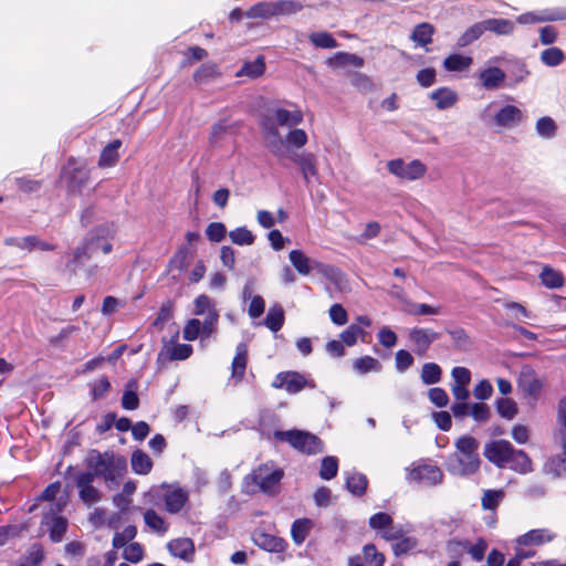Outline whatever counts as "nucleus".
Segmentation results:
<instances>
[{
    "label": "nucleus",
    "instance_id": "obj_42",
    "mask_svg": "<svg viewBox=\"0 0 566 566\" xmlns=\"http://www.w3.org/2000/svg\"><path fill=\"white\" fill-rule=\"evenodd\" d=\"M541 280H542V283L548 287V289H556V287H559L563 285V275L552 269V268H544L542 273H541Z\"/></svg>",
    "mask_w": 566,
    "mask_h": 566
},
{
    "label": "nucleus",
    "instance_id": "obj_62",
    "mask_svg": "<svg viewBox=\"0 0 566 566\" xmlns=\"http://www.w3.org/2000/svg\"><path fill=\"white\" fill-rule=\"evenodd\" d=\"M395 360L396 368L401 373L407 370L413 364V357L411 354L403 349H400L396 353Z\"/></svg>",
    "mask_w": 566,
    "mask_h": 566
},
{
    "label": "nucleus",
    "instance_id": "obj_27",
    "mask_svg": "<svg viewBox=\"0 0 566 566\" xmlns=\"http://www.w3.org/2000/svg\"><path fill=\"white\" fill-rule=\"evenodd\" d=\"M168 551L178 558L190 560L195 554V546L189 538H177L167 544Z\"/></svg>",
    "mask_w": 566,
    "mask_h": 566
},
{
    "label": "nucleus",
    "instance_id": "obj_60",
    "mask_svg": "<svg viewBox=\"0 0 566 566\" xmlns=\"http://www.w3.org/2000/svg\"><path fill=\"white\" fill-rule=\"evenodd\" d=\"M328 313H329V317L334 324H336L338 326H343L347 323V319H348L347 312L340 304L332 305Z\"/></svg>",
    "mask_w": 566,
    "mask_h": 566
},
{
    "label": "nucleus",
    "instance_id": "obj_40",
    "mask_svg": "<svg viewBox=\"0 0 566 566\" xmlns=\"http://www.w3.org/2000/svg\"><path fill=\"white\" fill-rule=\"evenodd\" d=\"M294 161L300 165L304 179L307 182H310L312 178L317 177L316 159L313 155L310 154L301 158L296 155V160Z\"/></svg>",
    "mask_w": 566,
    "mask_h": 566
},
{
    "label": "nucleus",
    "instance_id": "obj_26",
    "mask_svg": "<svg viewBox=\"0 0 566 566\" xmlns=\"http://www.w3.org/2000/svg\"><path fill=\"white\" fill-rule=\"evenodd\" d=\"M43 524L49 526L50 537L53 542H60L67 528V521L62 516L46 513L43 517Z\"/></svg>",
    "mask_w": 566,
    "mask_h": 566
},
{
    "label": "nucleus",
    "instance_id": "obj_7",
    "mask_svg": "<svg viewBox=\"0 0 566 566\" xmlns=\"http://www.w3.org/2000/svg\"><path fill=\"white\" fill-rule=\"evenodd\" d=\"M514 447L507 440H495L484 446V457L497 468H505L509 464L510 457Z\"/></svg>",
    "mask_w": 566,
    "mask_h": 566
},
{
    "label": "nucleus",
    "instance_id": "obj_10",
    "mask_svg": "<svg viewBox=\"0 0 566 566\" xmlns=\"http://www.w3.org/2000/svg\"><path fill=\"white\" fill-rule=\"evenodd\" d=\"M369 526L373 530L381 532V536L386 541L399 539L403 535L401 526H395L389 514L380 512L370 516Z\"/></svg>",
    "mask_w": 566,
    "mask_h": 566
},
{
    "label": "nucleus",
    "instance_id": "obj_22",
    "mask_svg": "<svg viewBox=\"0 0 566 566\" xmlns=\"http://www.w3.org/2000/svg\"><path fill=\"white\" fill-rule=\"evenodd\" d=\"M165 492L166 510L170 513L179 512L187 502V493L178 486H167Z\"/></svg>",
    "mask_w": 566,
    "mask_h": 566
},
{
    "label": "nucleus",
    "instance_id": "obj_56",
    "mask_svg": "<svg viewBox=\"0 0 566 566\" xmlns=\"http://www.w3.org/2000/svg\"><path fill=\"white\" fill-rule=\"evenodd\" d=\"M18 247L21 249H27V250H33V249H38L41 251L53 250V245H51L46 242H43V241L36 239L35 237H27V238L21 239L18 242Z\"/></svg>",
    "mask_w": 566,
    "mask_h": 566
},
{
    "label": "nucleus",
    "instance_id": "obj_45",
    "mask_svg": "<svg viewBox=\"0 0 566 566\" xmlns=\"http://www.w3.org/2000/svg\"><path fill=\"white\" fill-rule=\"evenodd\" d=\"M432 34V25L428 23H421L415 28L411 39L420 45H427L431 42Z\"/></svg>",
    "mask_w": 566,
    "mask_h": 566
},
{
    "label": "nucleus",
    "instance_id": "obj_12",
    "mask_svg": "<svg viewBox=\"0 0 566 566\" xmlns=\"http://www.w3.org/2000/svg\"><path fill=\"white\" fill-rule=\"evenodd\" d=\"M218 314L211 312L207 315L205 323L197 318L189 319L184 327V338L187 340H195L199 335L209 336L217 323Z\"/></svg>",
    "mask_w": 566,
    "mask_h": 566
},
{
    "label": "nucleus",
    "instance_id": "obj_3",
    "mask_svg": "<svg viewBox=\"0 0 566 566\" xmlns=\"http://www.w3.org/2000/svg\"><path fill=\"white\" fill-rule=\"evenodd\" d=\"M289 260L300 275L317 273L332 282H338L342 273L334 266L307 256L302 250H292Z\"/></svg>",
    "mask_w": 566,
    "mask_h": 566
},
{
    "label": "nucleus",
    "instance_id": "obj_14",
    "mask_svg": "<svg viewBox=\"0 0 566 566\" xmlns=\"http://www.w3.org/2000/svg\"><path fill=\"white\" fill-rule=\"evenodd\" d=\"M408 478L427 485H436L442 481L443 474L437 465L419 464L409 470Z\"/></svg>",
    "mask_w": 566,
    "mask_h": 566
},
{
    "label": "nucleus",
    "instance_id": "obj_36",
    "mask_svg": "<svg viewBox=\"0 0 566 566\" xmlns=\"http://www.w3.org/2000/svg\"><path fill=\"white\" fill-rule=\"evenodd\" d=\"M536 134L544 139H552L556 136L557 124L549 116H543L536 120Z\"/></svg>",
    "mask_w": 566,
    "mask_h": 566
},
{
    "label": "nucleus",
    "instance_id": "obj_32",
    "mask_svg": "<svg viewBox=\"0 0 566 566\" xmlns=\"http://www.w3.org/2000/svg\"><path fill=\"white\" fill-rule=\"evenodd\" d=\"M484 28L497 35H510L514 31V22L507 19H488L484 20Z\"/></svg>",
    "mask_w": 566,
    "mask_h": 566
},
{
    "label": "nucleus",
    "instance_id": "obj_16",
    "mask_svg": "<svg viewBox=\"0 0 566 566\" xmlns=\"http://www.w3.org/2000/svg\"><path fill=\"white\" fill-rule=\"evenodd\" d=\"M409 340L413 350L422 355L427 352L431 343L439 338V334L430 328H412L408 333Z\"/></svg>",
    "mask_w": 566,
    "mask_h": 566
},
{
    "label": "nucleus",
    "instance_id": "obj_33",
    "mask_svg": "<svg viewBox=\"0 0 566 566\" xmlns=\"http://www.w3.org/2000/svg\"><path fill=\"white\" fill-rule=\"evenodd\" d=\"M284 323V311L281 305H273L269 308L263 324L272 332L276 333Z\"/></svg>",
    "mask_w": 566,
    "mask_h": 566
},
{
    "label": "nucleus",
    "instance_id": "obj_4",
    "mask_svg": "<svg viewBox=\"0 0 566 566\" xmlns=\"http://www.w3.org/2000/svg\"><path fill=\"white\" fill-rule=\"evenodd\" d=\"M274 437L289 442L296 450L315 454L323 451V442L314 434L301 430L276 431Z\"/></svg>",
    "mask_w": 566,
    "mask_h": 566
},
{
    "label": "nucleus",
    "instance_id": "obj_46",
    "mask_svg": "<svg viewBox=\"0 0 566 566\" xmlns=\"http://www.w3.org/2000/svg\"><path fill=\"white\" fill-rule=\"evenodd\" d=\"M146 525L154 532L164 534L167 531V524L154 510H148L144 514Z\"/></svg>",
    "mask_w": 566,
    "mask_h": 566
},
{
    "label": "nucleus",
    "instance_id": "obj_30",
    "mask_svg": "<svg viewBox=\"0 0 566 566\" xmlns=\"http://www.w3.org/2000/svg\"><path fill=\"white\" fill-rule=\"evenodd\" d=\"M507 465L510 469L523 474L532 471V462L527 454L522 450H513Z\"/></svg>",
    "mask_w": 566,
    "mask_h": 566
},
{
    "label": "nucleus",
    "instance_id": "obj_39",
    "mask_svg": "<svg viewBox=\"0 0 566 566\" xmlns=\"http://www.w3.org/2000/svg\"><path fill=\"white\" fill-rule=\"evenodd\" d=\"M495 408L497 413L506 420H513L518 412L517 403L510 398L496 399Z\"/></svg>",
    "mask_w": 566,
    "mask_h": 566
},
{
    "label": "nucleus",
    "instance_id": "obj_17",
    "mask_svg": "<svg viewBox=\"0 0 566 566\" xmlns=\"http://www.w3.org/2000/svg\"><path fill=\"white\" fill-rule=\"evenodd\" d=\"M99 249L104 254L112 252L113 245L108 241H102L93 239L87 249H77L70 261L66 263V268L73 273L76 272L77 265L84 264L90 258L88 250Z\"/></svg>",
    "mask_w": 566,
    "mask_h": 566
},
{
    "label": "nucleus",
    "instance_id": "obj_21",
    "mask_svg": "<svg viewBox=\"0 0 566 566\" xmlns=\"http://www.w3.org/2000/svg\"><path fill=\"white\" fill-rule=\"evenodd\" d=\"M429 97L439 111L449 109L459 101L458 93L450 87L437 88L429 94Z\"/></svg>",
    "mask_w": 566,
    "mask_h": 566
},
{
    "label": "nucleus",
    "instance_id": "obj_18",
    "mask_svg": "<svg viewBox=\"0 0 566 566\" xmlns=\"http://www.w3.org/2000/svg\"><path fill=\"white\" fill-rule=\"evenodd\" d=\"M252 539L255 545L268 552H283L287 546L283 538L256 530L253 532Z\"/></svg>",
    "mask_w": 566,
    "mask_h": 566
},
{
    "label": "nucleus",
    "instance_id": "obj_37",
    "mask_svg": "<svg viewBox=\"0 0 566 566\" xmlns=\"http://www.w3.org/2000/svg\"><path fill=\"white\" fill-rule=\"evenodd\" d=\"M363 566H384L385 556L379 553L375 545L367 544L363 547Z\"/></svg>",
    "mask_w": 566,
    "mask_h": 566
},
{
    "label": "nucleus",
    "instance_id": "obj_59",
    "mask_svg": "<svg viewBox=\"0 0 566 566\" xmlns=\"http://www.w3.org/2000/svg\"><path fill=\"white\" fill-rule=\"evenodd\" d=\"M430 401L439 408L446 407L449 402V397L444 389L434 387L428 392Z\"/></svg>",
    "mask_w": 566,
    "mask_h": 566
},
{
    "label": "nucleus",
    "instance_id": "obj_31",
    "mask_svg": "<svg viewBox=\"0 0 566 566\" xmlns=\"http://www.w3.org/2000/svg\"><path fill=\"white\" fill-rule=\"evenodd\" d=\"M353 368L357 374L366 375L368 373H379L381 364L371 356H363L353 361Z\"/></svg>",
    "mask_w": 566,
    "mask_h": 566
},
{
    "label": "nucleus",
    "instance_id": "obj_51",
    "mask_svg": "<svg viewBox=\"0 0 566 566\" xmlns=\"http://www.w3.org/2000/svg\"><path fill=\"white\" fill-rule=\"evenodd\" d=\"M547 467L556 475L566 473V441L563 443L562 453L552 458L548 461Z\"/></svg>",
    "mask_w": 566,
    "mask_h": 566
},
{
    "label": "nucleus",
    "instance_id": "obj_25",
    "mask_svg": "<svg viewBox=\"0 0 566 566\" xmlns=\"http://www.w3.org/2000/svg\"><path fill=\"white\" fill-rule=\"evenodd\" d=\"M314 528V521L311 518H297L293 522L291 527V537L296 546H301L312 530Z\"/></svg>",
    "mask_w": 566,
    "mask_h": 566
},
{
    "label": "nucleus",
    "instance_id": "obj_57",
    "mask_svg": "<svg viewBox=\"0 0 566 566\" xmlns=\"http://www.w3.org/2000/svg\"><path fill=\"white\" fill-rule=\"evenodd\" d=\"M493 394V387L486 379L480 380L473 388V396L479 400H488Z\"/></svg>",
    "mask_w": 566,
    "mask_h": 566
},
{
    "label": "nucleus",
    "instance_id": "obj_64",
    "mask_svg": "<svg viewBox=\"0 0 566 566\" xmlns=\"http://www.w3.org/2000/svg\"><path fill=\"white\" fill-rule=\"evenodd\" d=\"M400 541H398L394 545V553L396 555L408 553L409 551L413 549L417 546V539L413 537H399Z\"/></svg>",
    "mask_w": 566,
    "mask_h": 566
},
{
    "label": "nucleus",
    "instance_id": "obj_61",
    "mask_svg": "<svg viewBox=\"0 0 566 566\" xmlns=\"http://www.w3.org/2000/svg\"><path fill=\"white\" fill-rule=\"evenodd\" d=\"M361 334L363 329L360 327L352 325L340 334V339L347 346H353Z\"/></svg>",
    "mask_w": 566,
    "mask_h": 566
},
{
    "label": "nucleus",
    "instance_id": "obj_2",
    "mask_svg": "<svg viewBox=\"0 0 566 566\" xmlns=\"http://www.w3.org/2000/svg\"><path fill=\"white\" fill-rule=\"evenodd\" d=\"M454 447V453L448 459V470L454 475L474 474L481 464L478 453L479 441L472 436L463 434L455 440Z\"/></svg>",
    "mask_w": 566,
    "mask_h": 566
},
{
    "label": "nucleus",
    "instance_id": "obj_24",
    "mask_svg": "<svg viewBox=\"0 0 566 566\" xmlns=\"http://www.w3.org/2000/svg\"><path fill=\"white\" fill-rule=\"evenodd\" d=\"M93 479L94 474L92 473H83L77 478L80 497L87 505H91L98 500V492L95 488L92 486Z\"/></svg>",
    "mask_w": 566,
    "mask_h": 566
},
{
    "label": "nucleus",
    "instance_id": "obj_9",
    "mask_svg": "<svg viewBox=\"0 0 566 566\" xmlns=\"http://www.w3.org/2000/svg\"><path fill=\"white\" fill-rule=\"evenodd\" d=\"M524 112L512 104L501 106L493 116V124L501 129H513L524 122Z\"/></svg>",
    "mask_w": 566,
    "mask_h": 566
},
{
    "label": "nucleus",
    "instance_id": "obj_1",
    "mask_svg": "<svg viewBox=\"0 0 566 566\" xmlns=\"http://www.w3.org/2000/svg\"><path fill=\"white\" fill-rule=\"evenodd\" d=\"M304 119L295 105L274 106L261 123L262 133L270 151L279 159L296 160V150L307 143V134L297 128Z\"/></svg>",
    "mask_w": 566,
    "mask_h": 566
},
{
    "label": "nucleus",
    "instance_id": "obj_38",
    "mask_svg": "<svg viewBox=\"0 0 566 566\" xmlns=\"http://www.w3.org/2000/svg\"><path fill=\"white\" fill-rule=\"evenodd\" d=\"M473 63L472 57L464 56L460 54H451L449 55L444 62L443 66L451 72L464 71L468 70Z\"/></svg>",
    "mask_w": 566,
    "mask_h": 566
},
{
    "label": "nucleus",
    "instance_id": "obj_11",
    "mask_svg": "<svg viewBox=\"0 0 566 566\" xmlns=\"http://www.w3.org/2000/svg\"><path fill=\"white\" fill-rule=\"evenodd\" d=\"M272 385L275 388L285 389L290 394H296L306 386L311 388L315 387L312 381H307L303 375L296 371H285L279 374L273 380Z\"/></svg>",
    "mask_w": 566,
    "mask_h": 566
},
{
    "label": "nucleus",
    "instance_id": "obj_41",
    "mask_svg": "<svg viewBox=\"0 0 566 566\" xmlns=\"http://www.w3.org/2000/svg\"><path fill=\"white\" fill-rule=\"evenodd\" d=\"M484 21L471 25L458 40L460 46H467L478 40L484 32Z\"/></svg>",
    "mask_w": 566,
    "mask_h": 566
},
{
    "label": "nucleus",
    "instance_id": "obj_44",
    "mask_svg": "<svg viewBox=\"0 0 566 566\" xmlns=\"http://www.w3.org/2000/svg\"><path fill=\"white\" fill-rule=\"evenodd\" d=\"M405 311L411 315H439L441 313V306H433L428 304H416L406 302Z\"/></svg>",
    "mask_w": 566,
    "mask_h": 566
},
{
    "label": "nucleus",
    "instance_id": "obj_55",
    "mask_svg": "<svg viewBox=\"0 0 566 566\" xmlns=\"http://www.w3.org/2000/svg\"><path fill=\"white\" fill-rule=\"evenodd\" d=\"M123 557L130 563H138L144 557V549L136 542L129 543L124 547Z\"/></svg>",
    "mask_w": 566,
    "mask_h": 566
},
{
    "label": "nucleus",
    "instance_id": "obj_63",
    "mask_svg": "<svg viewBox=\"0 0 566 566\" xmlns=\"http://www.w3.org/2000/svg\"><path fill=\"white\" fill-rule=\"evenodd\" d=\"M506 310L511 312V316L517 321L531 318V313L520 303L511 302L505 304Z\"/></svg>",
    "mask_w": 566,
    "mask_h": 566
},
{
    "label": "nucleus",
    "instance_id": "obj_15",
    "mask_svg": "<svg viewBox=\"0 0 566 566\" xmlns=\"http://www.w3.org/2000/svg\"><path fill=\"white\" fill-rule=\"evenodd\" d=\"M517 386L524 397L536 400L543 382L531 368H523L518 376Z\"/></svg>",
    "mask_w": 566,
    "mask_h": 566
},
{
    "label": "nucleus",
    "instance_id": "obj_5",
    "mask_svg": "<svg viewBox=\"0 0 566 566\" xmlns=\"http://www.w3.org/2000/svg\"><path fill=\"white\" fill-rule=\"evenodd\" d=\"M388 171L395 177L405 181H415L422 178L427 167L418 159L405 161L403 159H392L387 163Z\"/></svg>",
    "mask_w": 566,
    "mask_h": 566
},
{
    "label": "nucleus",
    "instance_id": "obj_43",
    "mask_svg": "<svg viewBox=\"0 0 566 566\" xmlns=\"http://www.w3.org/2000/svg\"><path fill=\"white\" fill-rule=\"evenodd\" d=\"M441 368L434 363H427L421 369V379L426 385H432L440 381Z\"/></svg>",
    "mask_w": 566,
    "mask_h": 566
},
{
    "label": "nucleus",
    "instance_id": "obj_48",
    "mask_svg": "<svg viewBox=\"0 0 566 566\" xmlns=\"http://www.w3.org/2000/svg\"><path fill=\"white\" fill-rule=\"evenodd\" d=\"M338 471V461L335 457H325L322 460L319 476L323 480H331L336 476Z\"/></svg>",
    "mask_w": 566,
    "mask_h": 566
},
{
    "label": "nucleus",
    "instance_id": "obj_28",
    "mask_svg": "<svg viewBox=\"0 0 566 566\" xmlns=\"http://www.w3.org/2000/svg\"><path fill=\"white\" fill-rule=\"evenodd\" d=\"M247 367V346L239 344L237 347V354L232 360L231 366V379L241 381L245 374Z\"/></svg>",
    "mask_w": 566,
    "mask_h": 566
},
{
    "label": "nucleus",
    "instance_id": "obj_6",
    "mask_svg": "<svg viewBox=\"0 0 566 566\" xmlns=\"http://www.w3.org/2000/svg\"><path fill=\"white\" fill-rule=\"evenodd\" d=\"M556 537L557 534L552 528H533L517 536L514 539V545L521 547L524 552H535L533 547L549 544L555 541Z\"/></svg>",
    "mask_w": 566,
    "mask_h": 566
},
{
    "label": "nucleus",
    "instance_id": "obj_58",
    "mask_svg": "<svg viewBox=\"0 0 566 566\" xmlns=\"http://www.w3.org/2000/svg\"><path fill=\"white\" fill-rule=\"evenodd\" d=\"M227 229L221 222H212L207 227L206 234L209 240L220 242L226 237Z\"/></svg>",
    "mask_w": 566,
    "mask_h": 566
},
{
    "label": "nucleus",
    "instance_id": "obj_54",
    "mask_svg": "<svg viewBox=\"0 0 566 566\" xmlns=\"http://www.w3.org/2000/svg\"><path fill=\"white\" fill-rule=\"evenodd\" d=\"M218 76L219 71L214 64H205L195 73V80L199 83H207Z\"/></svg>",
    "mask_w": 566,
    "mask_h": 566
},
{
    "label": "nucleus",
    "instance_id": "obj_50",
    "mask_svg": "<svg viewBox=\"0 0 566 566\" xmlns=\"http://www.w3.org/2000/svg\"><path fill=\"white\" fill-rule=\"evenodd\" d=\"M470 416L478 423H485L491 418V409L488 405L482 402L471 403Z\"/></svg>",
    "mask_w": 566,
    "mask_h": 566
},
{
    "label": "nucleus",
    "instance_id": "obj_29",
    "mask_svg": "<svg viewBox=\"0 0 566 566\" xmlns=\"http://www.w3.org/2000/svg\"><path fill=\"white\" fill-rule=\"evenodd\" d=\"M122 146V142L119 139H115L109 143L101 153L98 166L102 168H109L116 165L119 159V148Z\"/></svg>",
    "mask_w": 566,
    "mask_h": 566
},
{
    "label": "nucleus",
    "instance_id": "obj_53",
    "mask_svg": "<svg viewBox=\"0 0 566 566\" xmlns=\"http://www.w3.org/2000/svg\"><path fill=\"white\" fill-rule=\"evenodd\" d=\"M310 40L318 48L332 49L337 46L336 40L326 32H314L310 35Z\"/></svg>",
    "mask_w": 566,
    "mask_h": 566
},
{
    "label": "nucleus",
    "instance_id": "obj_47",
    "mask_svg": "<svg viewBox=\"0 0 566 566\" xmlns=\"http://www.w3.org/2000/svg\"><path fill=\"white\" fill-rule=\"evenodd\" d=\"M564 59L563 51L556 46L546 49L541 53V61L547 66H557Z\"/></svg>",
    "mask_w": 566,
    "mask_h": 566
},
{
    "label": "nucleus",
    "instance_id": "obj_52",
    "mask_svg": "<svg viewBox=\"0 0 566 566\" xmlns=\"http://www.w3.org/2000/svg\"><path fill=\"white\" fill-rule=\"evenodd\" d=\"M137 534V530L133 525L126 526L122 532L116 533L113 538V546L115 548L125 547Z\"/></svg>",
    "mask_w": 566,
    "mask_h": 566
},
{
    "label": "nucleus",
    "instance_id": "obj_13",
    "mask_svg": "<svg viewBox=\"0 0 566 566\" xmlns=\"http://www.w3.org/2000/svg\"><path fill=\"white\" fill-rule=\"evenodd\" d=\"M451 392L457 400L465 401L470 397L471 371L465 367H454L451 371Z\"/></svg>",
    "mask_w": 566,
    "mask_h": 566
},
{
    "label": "nucleus",
    "instance_id": "obj_19",
    "mask_svg": "<svg viewBox=\"0 0 566 566\" xmlns=\"http://www.w3.org/2000/svg\"><path fill=\"white\" fill-rule=\"evenodd\" d=\"M478 78L485 90H496L502 86L506 75L500 67L489 66L479 72Z\"/></svg>",
    "mask_w": 566,
    "mask_h": 566
},
{
    "label": "nucleus",
    "instance_id": "obj_20",
    "mask_svg": "<svg viewBox=\"0 0 566 566\" xmlns=\"http://www.w3.org/2000/svg\"><path fill=\"white\" fill-rule=\"evenodd\" d=\"M192 354V347L188 344H179L176 342H169L165 344L160 353L158 354V360H184L190 357Z\"/></svg>",
    "mask_w": 566,
    "mask_h": 566
},
{
    "label": "nucleus",
    "instance_id": "obj_8",
    "mask_svg": "<svg viewBox=\"0 0 566 566\" xmlns=\"http://www.w3.org/2000/svg\"><path fill=\"white\" fill-rule=\"evenodd\" d=\"M283 472L273 463H266L254 471L253 482L265 493H273L281 481Z\"/></svg>",
    "mask_w": 566,
    "mask_h": 566
},
{
    "label": "nucleus",
    "instance_id": "obj_35",
    "mask_svg": "<svg viewBox=\"0 0 566 566\" xmlns=\"http://www.w3.org/2000/svg\"><path fill=\"white\" fill-rule=\"evenodd\" d=\"M132 469L137 474H148L151 471L153 462L148 454L142 450H136L132 454Z\"/></svg>",
    "mask_w": 566,
    "mask_h": 566
},
{
    "label": "nucleus",
    "instance_id": "obj_34",
    "mask_svg": "<svg viewBox=\"0 0 566 566\" xmlns=\"http://www.w3.org/2000/svg\"><path fill=\"white\" fill-rule=\"evenodd\" d=\"M367 485L368 480L363 473L353 472L346 478L347 490L354 495H363L366 492Z\"/></svg>",
    "mask_w": 566,
    "mask_h": 566
},
{
    "label": "nucleus",
    "instance_id": "obj_23",
    "mask_svg": "<svg viewBox=\"0 0 566 566\" xmlns=\"http://www.w3.org/2000/svg\"><path fill=\"white\" fill-rule=\"evenodd\" d=\"M565 15L554 10H542L536 12H527L517 17L516 21L521 24H535L546 21H557L564 19Z\"/></svg>",
    "mask_w": 566,
    "mask_h": 566
},
{
    "label": "nucleus",
    "instance_id": "obj_49",
    "mask_svg": "<svg viewBox=\"0 0 566 566\" xmlns=\"http://www.w3.org/2000/svg\"><path fill=\"white\" fill-rule=\"evenodd\" d=\"M504 497L502 490H486L482 496V507L484 510H495Z\"/></svg>",
    "mask_w": 566,
    "mask_h": 566
}]
</instances>
